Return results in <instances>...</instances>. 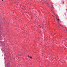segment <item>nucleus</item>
Wrapping results in <instances>:
<instances>
[{
    "label": "nucleus",
    "instance_id": "nucleus-1",
    "mask_svg": "<svg viewBox=\"0 0 67 67\" xmlns=\"http://www.w3.org/2000/svg\"><path fill=\"white\" fill-rule=\"evenodd\" d=\"M29 57L30 58L32 59V57H31V56H30Z\"/></svg>",
    "mask_w": 67,
    "mask_h": 67
},
{
    "label": "nucleus",
    "instance_id": "nucleus-2",
    "mask_svg": "<svg viewBox=\"0 0 67 67\" xmlns=\"http://www.w3.org/2000/svg\"><path fill=\"white\" fill-rule=\"evenodd\" d=\"M63 4H64V2H63Z\"/></svg>",
    "mask_w": 67,
    "mask_h": 67
},
{
    "label": "nucleus",
    "instance_id": "nucleus-3",
    "mask_svg": "<svg viewBox=\"0 0 67 67\" xmlns=\"http://www.w3.org/2000/svg\"><path fill=\"white\" fill-rule=\"evenodd\" d=\"M58 20L59 21V19H58Z\"/></svg>",
    "mask_w": 67,
    "mask_h": 67
},
{
    "label": "nucleus",
    "instance_id": "nucleus-4",
    "mask_svg": "<svg viewBox=\"0 0 67 67\" xmlns=\"http://www.w3.org/2000/svg\"><path fill=\"white\" fill-rule=\"evenodd\" d=\"M28 57H30V56H29V55H28Z\"/></svg>",
    "mask_w": 67,
    "mask_h": 67
}]
</instances>
